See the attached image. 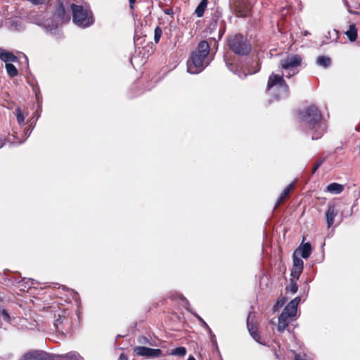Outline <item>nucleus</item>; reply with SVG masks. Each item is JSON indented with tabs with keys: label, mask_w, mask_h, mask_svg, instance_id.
Here are the masks:
<instances>
[{
	"label": "nucleus",
	"mask_w": 360,
	"mask_h": 360,
	"mask_svg": "<svg viewBox=\"0 0 360 360\" xmlns=\"http://www.w3.org/2000/svg\"><path fill=\"white\" fill-rule=\"evenodd\" d=\"M0 59L6 63L8 62H17L18 58L13 53L4 50L2 53H0Z\"/></svg>",
	"instance_id": "a211bd4d"
},
{
	"label": "nucleus",
	"mask_w": 360,
	"mask_h": 360,
	"mask_svg": "<svg viewBox=\"0 0 360 360\" xmlns=\"http://www.w3.org/2000/svg\"><path fill=\"white\" fill-rule=\"evenodd\" d=\"M162 356V351L160 349L150 348L148 357L158 358Z\"/></svg>",
	"instance_id": "c85d7f7f"
},
{
	"label": "nucleus",
	"mask_w": 360,
	"mask_h": 360,
	"mask_svg": "<svg viewBox=\"0 0 360 360\" xmlns=\"http://www.w3.org/2000/svg\"><path fill=\"white\" fill-rule=\"evenodd\" d=\"M272 89L277 91V92L274 94L276 100H279L288 96L290 89L283 75H279L272 72L269 75L266 84V91H271Z\"/></svg>",
	"instance_id": "20e7f679"
},
{
	"label": "nucleus",
	"mask_w": 360,
	"mask_h": 360,
	"mask_svg": "<svg viewBox=\"0 0 360 360\" xmlns=\"http://www.w3.org/2000/svg\"><path fill=\"white\" fill-rule=\"evenodd\" d=\"M295 188V182L290 184L285 188L288 189L289 192H291Z\"/></svg>",
	"instance_id": "f704fd0d"
},
{
	"label": "nucleus",
	"mask_w": 360,
	"mask_h": 360,
	"mask_svg": "<svg viewBox=\"0 0 360 360\" xmlns=\"http://www.w3.org/2000/svg\"><path fill=\"white\" fill-rule=\"evenodd\" d=\"M162 34V30L160 26H157L154 30V41L155 44L160 41L161 36Z\"/></svg>",
	"instance_id": "c756f323"
},
{
	"label": "nucleus",
	"mask_w": 360,
	"mask_h": 360,
	"mask_svg": "<svg viewBox=\"0 0 360 360\" xmlns=\"http://www.w3.org/2000/svg\"><path fill=\"white\" fill-rule=\"evenodd\" d=\"M220 17V13L218 11H216L214 13H213L212 17V21L209 23L207 27V30L209 33L211 34L214 30H216Z\"/></svg>",
	"instance_id": "f3484780"
},
{
	"label": "nucleus",
	"mask_w": 360,
	"mask_h": 360,
	"mask_svg": "<svg viewBox=\"0 0 360 360\" xmlns=\"http://www.w3.org/2000/svg\"><path fill=\"white\" fill-rule=\"evenodd\" d=\"M290 193L288 189H286L285 188L282 193L281 194V196L279 197V198L278 199L276 205H275V207L274 209H276L277 207H278L280 206L281 204H282L285 199L288 198H289V195H290Z\"/></svg>",
	"instance_id": "b1692460"
},
{
	"label": "nucleus",
	"mask_w": 360,
	"mask_h": 360,
	"mask_svg": "<svg viewBox=\"0 0 360 360\" xmlns=\"http://www.w3.org/2000/svg\"><path fill=\"white\" fill-rule=\"evenodd\" d=\"M247 326H248V328L249 333L251 335V336L253 338V339L256 342H259L260 344H262V337H261V335L259 333L257 326H255L254 323H250L249 322V319H248V321H247Z\"/></svg>",
	"instance_id": "2eb2a0df"
},
{
	"label": "nucleus",
	"mask_w": 360,
	"mask_h": 360,
	"mask_svg": "<svg viewBox=\"0 0 360 360\" xmlns=\"http://www.w3.org/2000/svg\"><path fill=\"white\" fill-rule=\"evenodd\" d=\"M338 211L335 207V205L333 203H329L328 209L326 212V217L327 221L328 228H330L334 224V219L338 215Z\"/></svg>",
	"instance_id": "f8f14e48"
},
{
	"label": "nucleus",
	"mask_w": 360,
	"mask_h": 360,
	"mask_svg": "<svg viewBox=\"0 0 360 360\" xmlns=\"http://www.w3.org/2000/svg\"><path fill=\"white\" fill-rule=\"evenodd\" d=\"M326 190L328 192L339 194L343 191L344 186L343 185L338 183H331L329 185H328Z\"/></svg>",
	"instance_id": "aec40b11"
},
{
	"label": "nucleus",
	"mask_w": 360,
	"mask_h": 360,
	"mask_svg": "<svg viewBox=\"0 0 360 360\" xmlns=\"http://www.w3.org/2000/svg\"><path fill=\"white\" fill-rule=\"evenodd\" d=\"M149 349L150 347L145 346H137L133 349V352L134 354L136 356L148 357Z\"/></svg>",
	"instance_id": "412c9836"
},
{
	"label": "nucleus",
	"mask_w": 360,
	"mask_h": 360,
	"mask_svg": "<svg viewBox=\"0 0 360 360\" xmlns=\"http://www.w3.org/2000/svg\"><path fill=\"white\" fill-rule=\"evenodd\" d=\"M1 314H2V315H3V318H4V319L6 321H7V322H8V323H9V322L11 321V316H10V315H9L8 312L7 311V310H6V309H3V310L1 311Z\"/></svg>",
	"instance_id": "2f4dec72"
},
{
	"label": "nucleus",
	"mask_w": 360,
	"mask_h": 360,
	"mask_svg": "<svg viewBox=\"0 0 360 360\" xmlns=\"http://www.w3.org/2000/svg\"><path fill=\"white\" fill-rule=\"evenodd\" d=\"M319 168V167L317 165H315L314 167L312 169V174H314Z\"/></svg>",
	"instance_id": "a19ab883"
},
{
	"label": "nucleus",
	"mask_w": 360,
	"mask_h": 360,
	"mask_svg": "<svg viewBox=\"0 0 360 360\" xmlns=\"http://www.w3.org/2000/svg\"><path fill=\"white\" fill-rule=\"evenodd\" d=\"M296 279L291 278L290 279V285L287 286L286 290L290 291L292 293L295 294L297 292L298 286L296 283Z\"/></svg>",
	"instance_id": "cd10ccee"
},
{
	"label": "nucleus",
	"mask_w": 360,
	"mask_h": 360,
	"mask_svg": "<svg viewBox=\"0 0 360 360\" xmlns=\"http://www.w3.org/2000/svg\"><path fill=\"white\" fill-rule=\"evenodd\" d=\"M345 33L350 41H354L357 39V29L356 28L354 24L350 25L349 26L348 30H347Z\"/></svg>",
	"instance_id": "6ab92c4d"
},
{
	"label": "nucleus",
	"mask_w": 360,
	"mask_h": 360,
	"mask_svg": "<svg viewBox=\"0 0 360 360\" xmlns=\"http://www.w3.org/2000/svg\"><path fill=\"white\" fill-rule=\"evenodd\" d=\"M231 6L235 15L239 18L248 17L252 11L250 0H231Z\"/></svg>",
	"instance_id": "423d86ee"
},
{
	"label": "nucleus",
	"mask_w": 360,
	"mask_h": 360,
	"mask_svg": "<svg viewBox=\"0 0 360 360\" xmlns=\"http://www.w3.org/2000/svg\"><path fill=\"white\" fill-rule=\"evenodd\" d=\"M210 49L207 41H200L196 50L192 52L187 61V68L190 73L198 74L205 68V61L210 53Z\"/></svg>",
	"instance_id": "f03ea898"
},
{
	"label": "nucleus",
	"mask_w": 360,
	"mask_h": 360,
	"mask_svg": "<svg viewBox=\"0 0 360 360\" xmlns=\"http://www.w3.org/2000/svg\"><path fill=\"white\" fill-rule=\"evenodd\" d=\"M300 300L301 299L300 297H295L287 304V306L284 308L283 311L286 312L292 317L295 316L297 313V305L300 303Z\"/></svg>",
	"instance_id": "ddd939ff"
},
{
	"label": "nucleus",
	"mask_w": 360,
	"mask_h": 360,
	"mask_svg": "<svg viewBox=\"0 0 360 360\" xmlns=\"http://www.w3.org/2000/svg\"><path fill=\"white\" fill-rule=\"evenodd\" d=\"M187 360H195V359L194 358V356H193L192 355H191Z\"/></svg>",
	"instance_id": "a18cd8bd"
},
{
	"label": "nucleus",
	"mask_w": 360,
	"mask_h": 360,
	"mask_svg": "<svg viewBox=\"0 0 360 360\" xmlns=\"http://www.w3.org/2000/svg\"><path fill=\"white\" fill-rule=\"evenodd\" d=\"M316 63L323 68H328L331 64V59L328 56H320L316 59Z\"/></svg>",
	"instance_id": "4be33fe9"
},
{
	"label": "nucleus",
	"mask_w": 360,
	"mask_h": 360,
	"mask_svg": "<svg viewBox=\"0 0 360 360\" xmlns=\"http://www.w3.org/2000/svg\"><path fill=\"white\" fill-rule=\"evenodd\" d=\"M119 359L120 360H129L128 359V356L124 354V353H122L119 357Z\"/></svg>",
	"instance_id": "e433bc0d"
},
{
	"label": "nucleus",
	"mask_w": 360,
	"mask_h": 360,
	"mask_svg": "<svg viewBox=\"0 0 360 360\" xmlns=\"http://www.w3.org/2000/svg\"><path fill=\"white\" fill-rule=\"evenodd\" d=\"M324 161H325L324 158L320 159L316 162L315 165H317L319 167H320L321 166V165L324 162Z\"/></svg>",
	"instance_id": "4c0bfd02"
},
{
	"label": "nucleus",
	"mask_w": 360,
	"mask_h": 360,
	"mask_svg": "<svg viewBox=\"0 0 360 360\" xmlns=\"http://www.w3.org/2000/svg\"><path fill=\"white\" fill-rule=\"evenodd\" d=\"M20 360H50V358L46 352L33 350L25 353Z\"/></svg>",
	"instance_id": "9b49d317"
},
{
	"label": "nucleus",
	"mask_w": 360,
	"mask_h": 360,
	"mask_svg": "<svg viewBox=\"0 0 360 360\" xmlns=\"http://www.w3.org/2000/svg\"><path fill=\"white\" fill-rule=\"evenodd\" d=\"M15 115L17 118L18 123L20 125L25 122V116L22 110L20 107L15 108Z\"/></svg>",
	"instance_id": "bb28decb"
},
{
	"label": "nucleus",
	"mask_w": 360,
	"mask_h": 360,
	"mask_svg": "<svg viewBox=\"0 0 360 360\" xmlns=\"http://www.w3.org/2000/svg\"><path fill=\"white\" fill-rule=\"evenodd\" d=\"M295 250H297V254L300 255L304 259H307L311 254V245L309 243H306L301 245Z\"/></svg>",
	"instance_id": "dca6fc26"
},
{
	"label": "nucleus",
	"mask_w": 360,
	"mask_h": 360,
	"mask_svg": "<svg viewBox=\"0 0 360 360\" xmlns=\"http://www.w3.org/2000/svg\"><path fill=\"white\" fill-rule=\"evenodd\" d=\"M3 51L4 50L0 48V53H2Z\"/></svg>",
	"instance_id": "49530a36"
},
{
	"label": "nucleus",
	"mask_w": 360,
	"mask_h": 360,
	"mask_svg": "<svg viewBox=\"0 0 360 360\" xmlns=\"http://www.w3.org/2000/svg\"><path fill=\"white\" fill-rule=\"evenodd\" d=\"M6 144V139L0 138V148H3Z\"/></svg>",
	"instance_id": "58836bf2"
},
{
	"label": "nucleus",
	"mask_w": 360,
	"mask_h": 360,
	"mask_svg": "<svg viewBox=\"0 0 360 360\" xmlns=\"http://www.w3.org/2000/svg\"><path fill=\"white\" fill-rule=\"evenodd\" d=\"M291 316L288 314L286 312L282 311L281 315L278 316V327L277 330L280 333H283L284 330L288 327V319Z\"/></svg>",
	"instance_id": "4468645a"
},
{
	"label": "nucleus",
	"mask_w": 360,
	"mask_h": 360,
	"mask_svg": "<svg viewBox=\"0 0 360 360\" xmlns=\"http://www.w3.org/2000/svg\"><path fill=\"white\" fill-rule=\"evenodd\" d=\"M197 318L199 320V321L202 323V325L205 328H209V326L207 324V323L199 316H197Z\"/></svg>",
	"instance_id": "473e14b6"
},
{
	"label": "nucleus",
	"mask_w": 360,
	"mask_h": 360,
	"mask_svg": "<svg viewBox=\"0 0 360 360\" xmlns=\"http://www.w3.org/2000/svg\"><path fill=\"white\" fill-rule=\"evenodd\" d=\"M297 250H295L293 253V264L291 269V278L298 280L303 271L304 262L302 259L297 257Z\"/></svg>",
	"instance_id": "1a4fd4ad"
},
{
	"label": "nucleus",
	"mask_w": 360,
	"mask_h": 360,
	"mask_svg": "<svg viewBox=\"0 0 360 360\" xmlns=\"http://www.w3.org/2000/svg\"><path fill=\"white\" fill-rule=\"evenodd\" d=\"M302 58L297 54L289 55L286 58L280 60V65L284 70H289V76H293L297 73L295 69L301 65Z\"/></svg>",
	"instance_id": "0eeeda50"
},
{
	"label": "nucleus",
	"mask_w": 360,
	"mask_h": 360,
	"mask_svg": "<svg viewBox=\"0 0 360 360\" xmlns=\"http://www.w3.org/2000/svg\"><path fill=\"white\" fill-rule=\"evenodd\" d=\"M73 22L81 27H89L94 23L93 14L82 6L71 4Z\"/></svg>",
	"instance_id": "39448f33"
},
{
	"label": "nucleus",
	"mask_w": 360,
	"mask_h": 360,
	"mask_svg": "<svg viewBox=\"0 0 360 360\" xmlns=\"http://www.w3.org/2000/svg\"><path fill=\"white\" fill-rule=\"evenodd\" d=\"M54 326L58 331L62 333H67L70 328V320L65 311H60L57 315L55 314Z\"/></svg>",
	"instance_id": "6e6552de"
},
{
	"label": "nucleus",
	"mask_w": 360,
	"mask_h": 360,
	"mask_svg": "<svg viewBox=\"0 0 360 360\" xmlns=\"http://www.w3.org/2000/svg\"><path fill=\"white\" fill-rule=\"evenodd\" d=\"M359 154L360 155V146H359Z\"/></svg>",
	"instance_id": "de8ad7c7"
},
{
	"label": "nucleus",
	"mask_w": 360,
	"mask_h": 360,
	"mask_svg": "<svg viewBox=\"0 0 360 360\" xmlns=\"http://www.w3.org/2000/svg\"><path fill=\"white\" fill-rule=\"evenodd\" d=\"M226 44L229 49L237 56H247L252 51L250 41L240 33L229 34Z\"/></svg>",
	"instance_id": "7ed1b4c3"
},
{
	"label": "nucleus",
	"mask_w": 360,
	"mask_h": 360,
	"mask_svg": "<svg viewBox=\"0 0 360 360\" xmlns=\"http://www.w3.org/2000/svg\"><path fill=\"white\" fill-rule=\"evenodd\" d=\"M5 66L6 72L10 77H14L18 75V71L14 65L12 63H6Z\"/></svg>",
	"instance_id": "393cba45"
},
{
	"label": "nucleus",
	"mask_w": 360,
	"mask_h": 360,
	"mask_svg": "<svg viewBox=\"0 0 360 360\" xmlns=\"http://www.w3.org/2000/svg\"><path fill=\"white\" fill-rule=\"evenodd\" d=\"M164 13L167 15H173L174 12L172 8H165L164 9Z\"/></svg>",
	"instance_id": "c9c22d12"
},
{
	"label": "nucleus",
	"mask_w": 360,
	"mask_h": 360,
	"mask_svg": "<svg viewBox=\"0 0 360 360\" xmlns=\"http://www.w3.org/2000/svg\"><path fill=\"white\" fill-rule=\"evenodd\" d=\"M207 330V331L209 332L210 335H211L212 334H213L211 328L209 327V328H206Z\"/></svg>",
	"instance_id": "37998d69"
},
{
	"label": "nucleus",
	"mask_w": 360,
	"mask_h": 360,
	"mask_svg": "<svg viewBox=\"0 0 360 360\" xmlns=\"http://www.w3.org/2000/svg\"><path fill=\"white\" fill-rule=\"evenodd\" d=\"M207 0H202L195 10V13L199 18L204 15L205 10L207 7Z\"/></svg>",
	"instance_id": "5701e85b"
},
{
	"label": "nucleus",
	"mask_w": 360,
	"mask_h": 360,
	"mask_svg": "<svg viewBox=\"0 0 360 360\" xmlns=\"http://www.w3.org/2000/svg\"><path fill=\"white\" fill-rule=\"evenodd\" d=\"M187 350L184 347H179L172 350L171 354L183 357L186 354Z\"/></svg>",
	"instance_id": "a878e982"
},
{
	"label": "nucleus",
	"mask_w": 360,
	"mask_h": 360,
	"mask_svg": "<svg viewBox=\"0 0 360 360\" xmlns=\"http://www.w3.org/2000/svg\"><path fill=\"white\" fill-rule=\"evenodd\" d=\"M129 8L131 11L134 10V4L136 2V0H129Z\"/></svg>",
	"instance_id": "72a5a7b5"
},
{
	"label": "nucleus",
	"mask_w": 360,
	"mask_h": 360,
	"mask_svg": "<svg viewBox=\"0 0 360 360\" xmlns=\"http://www.w3.org/2000/svg\"><path fill=\"white\" fill-rule=\"evenodd\" d=\"M53 15L57 20L60 22H68L70 20V13L66 11L63 3L60 0L57 1Z\"/></svg>",
	"instance_id": "9d476101"
},
{
	"label": "nucleus",
	"mask_w": 360,
	"mask_h": 360,
	"mask_svg": "<svg viewBox=\"0 0 360 360\" xmlns=\"http://www.w3.org/2000/svg\"><path fill=\"white\" fill-rule=\"evenodd\" d=\"M319 168V167L317 165H315L314 167L312 169V174H314Z\"/></svg>",
	"instance_id": "79ce46f5"
},
{
	"label": "nucleus",
	"mask_w": 360,
	"mask_h": 360,
	"mask_svg": "<svg viewBox=\"0 0 360 360\" xmlns=\"http://www.w3.org/2000/svg\"><path fill=\"white\" fill-rule=\"evenodd\" d=\"M207 330V331L209 332L210 335H211L212 334H213L211 328L209 327V328H206Z\"/></svg>",
	"instance_id": "c03bdc74"
},
{
	"label": "nucleus",
	"mask_w": 360,
	"mask_h": 360,
	"mask_svg": "<svg viewBox=\"0 0 360 360\" xmlns=\"http://www.w3.org/2000/svg\"><path fill=\"white\" fill-rule=\"evenodd\" d=\"M210 340L213 342V343H216L217 341H216V338H215V335L214 334H212L210 335Z\"/></svg>",
	"instance_id": "ea45409f"
},
{
	"label": "nucleus",
	"mask_w": 360,
	"mask_h": 360,
	"mask_svg": "<svg viewBox=\"0 0 360 360\" xmlns=\"http://www.w3.org/2000/svg\"><path fill=\"white\" fill-rule=\"evenodd\" d=\"M298 118L306 131H311V139H320L326 131V125L322 120L320 110L314 105H309L298 111Z\"/></svg>",
	"instance_id": "f257e3e1"
},
{
	"label": "nucleus",
	"mask_w": 360,
	"mask_h": 360,
	"mask_svg": "<svg viewBox=\"0 0 360 360\" xmlns=\"http://www.w3.org/2000/svg\"><path fill=\"white\" fill-rule=\"evenodd\" d=\"M225 32V25L224 21L220 22V27L218 32V40L221 39Z\"/></svg>",
	"instance_id": "7c9ffc66"
}]
</instances>
